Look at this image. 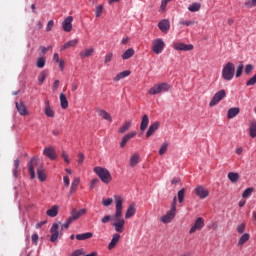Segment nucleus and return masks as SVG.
<instances>
[{
    "label": "nucleus",
    "instance_id": "f257e3e1",
    "mask_svg": "<svg viewBox=\"0 0 256 256\" xmlns=\"http://www.w3.org/2000/svg\"><path fill=\"white\" fill-rule=\"evenodd\" d=\"M114 201L116 204L115 208V219L112 226L117 233H123L125 231V220L123 219V198L121 196H114Z\"/></svg>",
    "mask_w": 256,
    "mask_h": 256
},
{
    "label": "nucleus",
    "instance_id": "f03ea898",
    "mask_svg": "<svg viewBox=\"0 0 256 256\" xmlns=\"http://www.w3.org/2000/svg\"><path fill=\"white\" fill-rule=\"evenodd\" d=\"M175 215H177V196L173 198L170 210L166 213V215L161 217L162 223H171L173 219H175Z\"/></svg>",
    "mask_w": 256,
    "mask_h": 256
},
{
    "label": "nucleus",
    "instance_id": "7ed1b4c3",
    "mask_svg": "<svg viewBox=\"0 0 256 256\" xmlns=\"http://www.w3.org/2000/svg\"><path fill=\"white\" fill-rule=\"evenodd\" d=\"M94 173H96V175L99 177V179H101L102 183L107 184L112 179L111 173L109 172V170H107V168L96 166V167H94Z\"/></svg>",
    "mask_w": 256,
    "mask_h": 256
},
{
    "label": "nucleus",
    "instance_id": "20e7f679",
    "mask_svg": "<svg viewBox=\"0 0 256 256\" xmlns=\"http://www.w3.org/2000/svg\"><path fill=\"white\" fill-rule=\"evenodd\" d=\"M235 77V64L228 62L222 69V78L225 81H231Z\"/></svg>",
    "mask_w": 256,
    "mask_h": 256
},
{
    "label": "nucleus",
    "instance_id": "39448f33",
    "mask_svg": "<svg viewBox=\"0 0 256 256\" xmlns=\"http://www.w3.org/2000/svg\"><path fill=\"white\" fill-rule=\"evenodd\" d=\"M171 89V85L167 82L154 85L149 90V95H159L161 93H167Z\"/></svg>",
    "mask_w": 256,
    "mask_h": 256
},
{
    "label": "nucleus",
    "instance_id": "423d86ee",
    "mask_svg": "<svg viewBox=\"0 0 256 256\" xmlns=\"http://www.w3.org/2000/svg\"><path fill=\"white\" fill-rule=\"evenodd\" d=\"M227 97V92L225 90L218 91L212 98V100L209 103L210 107H215V105H218L219 102L223 101Z\"/></svg>",
    "mask_w": 256,
    "mask_h": 256
},
{
    "label": "nucleus",
    "instance_id": "0eeeda50",
    "mask_svg": "<svg viewBox=\"0 0 256 256\" xmlns=\"http://www.w3.org/2000/svg\"><path fill=\"white\" fill-rule=\"evenodd\" d=\"M39 158H32L28 164L30 179H35V169H39Z\"/></svg>",
    "mask_w": 256,
    "mask_h": 256
},
{
    "label": "nucleus",
    "instance_id": "6e6552de",
    "mask_svg": "<svg viewBox=\"0 0 256 256\" xmlns=\"http://www.w3.org/2000/svg\"><path fill=\"white\" fill-rule=\"evenodd\" d=\"M163 49H165V42H163L161 38L156 39L153 42L152 51L156 53V55H159L163 53Z\"/></svg>",
    "mask_w": 256,
    "mask_h": 256
},
{
    "label": "nucleus",
    "instance_id": "1a4fd4ad",
    "mask_svg": "<svg viewBox=\"0 0 256 256\" xmlns=\"http://www.w3.org/2000/svg\"><path fill=\"white\" fill-rule=\"evenodd\" d=\"M61 225V222L58 223H54L50 229V233H52L51 237H50V241L51 243H55V241H57V239H59V229Z\"/></svg>",
    "mask_w": 256,
    "mask_h": 256
},
{
    "label": "nucleus",
    "instance_id": "9d476101",
    "mask_svg": "<svg viewBox=\"0 0 256 256\" xmlns=\"http://www.w3.org/2000/svg\"><path fill=\"white\" fill-rule=\"evenodd\" d=\"M173 49H175V51H193L194 46L193 44L177 42L173 44Z\"/></svg>",
    "mask_w": 256,
    "mask_h": 256
},
{
    "label": "nucleus",
    "instance_id": "9b49d317",
    "mask_svg": "<svg viewBox=\"0 0 256 256\" xmlns=\"http://www.w3.org/2000/svg\"><path fill=\"white\" fill-rule=\"evenodd\" d=\"M62 28H63V31H65L66 33H69L73 30V18H72V16H68L62 22Z\"/></svg>",
    "mask_w": 256,
    "mask_h": 256
},
{
    "label": "nucleus",
    "instance_id": "f8f14e48",
    "mask_svg": "<svg viewBox=\"0 0 256 256\" xmlns=\"http://www.w3.org/2000/svg\"><path fill=\"white\" fill-rule=\"evenodd\" d=\"M205 227V222L203 221V218L199 217L196 219L194 225L190 228L189 233L193 234L195 231L201 230Z\"/></svg>",
    "mask_w": 256,
    "mask_h": 256
},
{
    "label": "nucleus",
    "instance_id": "ddd939ff",
    "mask_svg": "<svg viewBox=\"0 0 256 256\" xmlns=\"http://www.w3.org/2000/svg\"><path fill=\"white\" fill-rule=\"evenodd\" d=\"M43 155H45V157H47L48 159H51L52 161H55V159H57V152L53 147L44 148Z\"/></svg>",
    "mask_w": 256,
    "mask_h": 256
},
{
    "label": "nucleus",
    "instance_id": "4468645a",
    "mask_svg": "<svg viewBox=\"0 0 256 256\" xmlns=\"http://www.w3.org/2000/svg\"><path fill=\"white\" fill-rule=\"evenodd\" d=\"M136 136H137V132L136 131H132V132L124 135L122 137L121 142H120L121 149H123L125 147V145H127V143H129V141H131V139H133Z\"/></svg>",
    "mask_w": 256,
    "mask_h": 256
},
{
    "label": "nucleus",
    "instance_id": "2eb2a0df",
    "mask_svg": "<svg viewBox=\"0 0 256 256\" xmlns=\"http://www.w3.org/2000/svg\"><path fill=\"white\" fill-rule=\"evenodd\" d=\"M195 194L200 199H207V197H209V190L205 189L203 186H197L195 188Z\"/></svg>",
    "mask_w": 256,
    "mask_h": 256
},
{
    "label": "nucleus",
    "instance_id": "dca6fc26",
    "mask_svg": "<svg viewBox=\"0 0 256 256\" xmlns=\"http://www.w3.org/2000/svg\"><path fill=\"white\" fill-rule=\"evenodd\" d=\"M85 213H87V209H85V208H82L80 210L72 209L70 218L73 221H77V219H79L80 217H83V215H85Z\"/></svg>",
    "mask_w": 256,
    "mask_h": 256
},
{
    "label": "nucleus",
    "instance_id": "f3484780",
    "mask_svg": "<svg viewBox=\"0 0 256 256\" xmlns=\"http://www.w3.org/2000/svg\"><path fill=\"white\" fill-rule=\"evenodd\" d=\"M158 27L162 33H167L171 29V22L168 19H164L158 23Z\"/></svg>",
    "mask_w": 256,
    "mask_h": 256
},
{
    "label": "nucleus",
    "instance_id": "a211bd4d",
    "mask_svg": "<svg viewBox=\"0 0 256 256\" xmlns=\"http://www.w3.org/2000/svg\"><path fill=\"white\" fill-rule=\"evenodd\" d=\"M15 105L19 115H22L23 117H25V115H29L27 107L25 106V104H23V102H16Z\"/></svg>",
    "mask_w": 256,
    "mask_h": 256
},
{
    "label": "nucleus",
    "instance_id": "6ab92c4d",
    "mask_svg": "<svg viewBox=\"0 0 256 256\" xmlns=\"http://www.w3.org/2000/svg\"><path fill=\"white\" fill-rule=\"evenodd\" d=\"M159 125H160L159 122H154V123H152V124L149 126V128H148V130H147V132H146V137L149 138V137H151L152 135H154L155 132L159 129Z\"/></svg>",
    "mask_w": 256,
    "mask_h": 256
},
{
    "label": "nucleus",
    "instance_id": "aec40b11",
    "mask_svg": "<svg viewBox=\"0 0 256 256\" xmlns=\"http://www.w3.org/2000/svg\"><path fill=\"white\" fill-rule=\"evenodd\" d=\"M119 239H121V235H119L117 233L113 235L112 240H111V242L108 245V249L110 251H111V249H115V247L119 243Z\"/></svg>",
    "mask_w": 256,
    "mask_h": 256
},
{
    "label": "nucleus",
    "instance_id": "412c9836",
    "mask_svg": "<svg viewBox=\"0 0 256 256\" xmlns=\"http://www.w3.org/2000/svg\"><path fill=\"white\" fill-rule=\"evenodd\" d=\"M137 209L135 208V204H131L125 213V219H131V217H133V215H135Z\"/></svg>",
    "mask_w": 256,
    "mask_h": 256
},
{
    "label": "nucleus",
    "instance_id": "4be33fe9",
    "mask_svg": "<svg viewBox=\"0 0 256 256\" xmlns=\"http://www.w3.org/2000/svg\"><path fill=\"white\" fill-rule=\"evenodd\" d=\"M80 181L81 180L79 179V177L74 178V180L72 181V184H71V187H70V194L71 195H73L74 193L77 192Z\"/></svg>",
    "mask_w": 256,
    "mask_h": 256
},
{
    "label": "nucleus",
    "instance_id": "5701e85b",
    "mask_svg": "<svg viewBox=\"0 0 256 256\" xmlns=\"http://www.w3.org/2000/svg\"><path fill=\"white\" fill-rule=\"evenodd\" d=\"M46 215H48V217H57V215H59V206H52L51 209L47 210Z\"/></svg>",
    "mask_w": 256,
    "mask_h": 256
},
{
    "label": "nucleus",
    "instance_id": "b1692460",
    "mask_svg": "<svg viewBox=\"0 0 256 256\" xmlns=\"http://www.w3.org/2000/svg\"><path fill=\"white\" fill-rule=\"evenodd\" d=\"M147 127H149V116L147 114H144L140 124V130L143 132L145 131V129H147Z\"/></svg>",
    "mask_w": 256,
    "mask_h": 256
},
{
    "label": "nucleus",
    "instance_id": "393cba45",
    "mask_svg": "<svg viewBox=\"0 0 256 256\" xmlns=\"http://www.w3.org/2000/svg\"><path fill=\"white\" fill-rule=\"evenodd\" d=\"M98 115L99 117H102V119H105V121H109L111 123V121H113V118L111 117V114H109V112L105 111V110H98Z\"/></svg>",
    "mask_w": 256,
    "mask_h": 256
},
{
    "label": "nucleus",
    "instance_id": "a878e982",
    "mask_svg": "<svg viewBox=\"0 0 256 256\" xmlns=\"http://www.w3.org/2000/svg\"><path fill=\"white\" fill-rule=\"evenodd\" d=\"M240 112L239 107L230 108L227 112L228 119H235L237 117V114Z\"/></svg>",
    "mask_w": 256,
    "mask_h": 256
},
{
    "label": "nucleus",
    "instance_id": "bb28decb",
    "mask_svg": "<svg viewBox=\"0 0 256 256\" xmlns=\"http://www.w3.org/2000/svg\"><path fill=\"white\" fill-rule=\"evenodd\" d=\"M91 237H93V233L91 232H86V233L76 235L77 241H85L87 239H91Z\"/></svg>",
    "mask_w": 256,
    "mask_h": 256
},
{
    "label": "nucleus",
    "instance_id": "cd10ccee",
    "mask_svg": "<svg viewBox=\"0 0 256 256\" xmlns=\"http://www.w3.org/2000/svg\"><path fill=\"white\" fill-rule=\"evenodd\" d=\"M248 131H249L250 137L252 139H255L256 137V121L255 120L250 123Z\"/></svg>",
    "mask_w": 256,
    "mask_h": 256
},
{
    "label": "nucleus",
    "instance_id": "c85d7f7f",
    "mask_svg": "<svg viewBox=\"0 0 256 256\" xmlns=\"http://www.w3.org/2000/svg\"><path fill=\"white\" fill-rule=\"evenodd\" d=\"M37 176H38L39 181L47 180V175H45V170H43L42 166L37 168Z\"/></svg>",
    "mask_w": 256,
    "mask_h": 256
},
{
    "label": "nucleus",
    "instance_id": "c756f323",
    "mask_svg": "<svg viewBox=\"0 0 256 256\" xmlns=\"http://www.w3.org/2000/svg\"><path fill=\"white\" fill-rule=\"evenodd\" d=\"M77 43H79L78 39L70 40L62 46L61 51H65V49H69V47H75Z\"/></svg>",
    "mask_w": 256,
    "mask_h": 256
},
{
    "label": "nucleus",
    "instance_id": "7c9ffc66",
    "mask_svg": "<svg viewBox=\"0 0 256 256\" xmlns=\"http://www.w3.org/2000/svg\"><path fill=\"white\" fill-rule=\"evenodd\" d=\"M133 55H135V49L129 48V49H127V50L122 54V59H124V60L131 59V57H133Z\"/></svg>",
    "mask_w": 256,
    "mask_h": 256
},
{
    "label": "nucleus",
    "instance_id": "2f4dec72",
    "mask_svg": "<svg viewBox=\"0 0 256 256\" xmlns=\"http://www.w3.org/2000/svg\"><path fill=\"white\" fill-rule=\"evenodd\" d=\"M129 75H131V71L125 70L117 74L116 77L114 78V81H121V79H125V77H129Z\"/></svg>",
    "mask_w": 256,
    "mask_h": 256
},
{
    "label": "nucleus",
    "instance_id": "473e14b6",
    "mask_svg": "<svg viewBox=\"0 0 256 256\" xmlns=\"http://www.w3.org/2000/svg\"><path fill=\"white\" fill-rule=\"evenodd\" d=\"M44 113L47 117H55V111H53V108H51L49 102H46Z\"/></svg>",
    "mask_w": 256,
    "mask_h": 256
},
{
    "label": "nucleus",
    "instance_id": "72a5a7b5",
    "mask_svg": "<svg viewBox=\"0 0 256 256\" xmlns=\"http://www.w3.org/2000/svg\"><path fill=\"white\" fill-rule=\"evenodd\" d=\"M228 179H229V181H231V183H237V181H239V179H240L239 173L229 172Z\"/></svg>",
    "mask_w": 256,
    "mask_h": 256
},
{
    "label": "nucleus",
    "instance_id": "f704fd0d",
    "mask_svg": "<svg viewBox=\"0 0 256 256\" xmlns=\"http://www.w3.org/2000/svg\"><path fill=\"white\" fill-rule=\"evenodd\" d=\"M93 53H95V49L94 48H88V49L80 52V57L82 59H85V57H91V55H93Z\"/></svg>",
    "mask_w": 256,
    "mask_h": 256
},
{
    "label": "nucleus",
    "instance_id": "c9c22d12",
    "mask_svg": "<svg viewBox=\"0 0 256 256\" xmlns=\"http://www.w3.org/2000/svg\"><path fill=\"white\" fill-rule=\"evenodd\" d=\"M60 105L63 109H67L69 107V101H67V96L65 94H60Z\"/></svg>",
    "mask_w": 256,
    "mask_h": 256
},
{
    "label": "nucleus",
    "instance_id": "e433bc0d",
    "mask_svg": "<svg viewBox=\"0 0 256 256\" xmlns=\"http://www.w3.org/2000/svg\"><path fill=\"white\" fill-rule=\"evenodd\" d=\"M131 129V121H126L122 127L119 128L118 133L123 134L127 133V130Z\"/></svg>",
    "mask_w": 256,
    "mask_h": 256
},
{
    "label": "nucleus",
    "instance_id": "4c0bfd02",
    "mask_svg": "<svg viewBox=\"0 0 256 256\" xmlns=\"http://www.w3.org/2000/svg\"><path fill=\"white\" fill-rule=\"evenodd\" d=\"M103 11H105V7L103 6V4L97 5L95 8V17H101V15H103Z\"/></svg>",
    "mask_w": 256,
    "mask_h": 256
},
{
    "label": "nucleus",
    "instance_id": "58836bf2",
    "mask_svg": "<svg viewBox=\"0 0 256 256\" xmlns=\"http://www.w3.org/2000/svg\"><path fill=\"white\" fill-rule=\"evenodd\" d=\"M201 9V3H193L188 7V10L191 11V13H197Z\"/></svg>",
    "mask_w": 256,
    "mask_h": 256
},
{
    "label": "nucleus",
    "instance_id": "ea45409f",
    "mask_svg": "<svg viewBox=\"0 0 256 256\" xmlns=\"http://www.w3.org/2000/svg\"><path fill=\"white\" fill-rule=\"evenodd\" d=\"M139 163V154H134L130 157V166L135 167Z\"/></svg>",
    "mask_w": 256,
    "mask_h": 256
},
{
    "label": "nucleus",
    "instance_id": "a19ab883",
    "mask_svg": "<svg viewBox=\"0 0 256 256\" xmlns=\"http://www.w3.org/2000/svg\"><path fill=\"white\" fill-rule=\"evenodd\" d=\"M249 239H250V235L248 233L243 234L238 241V245L240 246L245 245V243H247Z\"/></svg>",
    "mask_w": 256,
    "mask_h": 256
},
{
    "label": "nucleus",
    "instance_id": "79ce46f5",
    "mask_svg": "<svg viewBox=\"0 0 256 256\" xmlns=\"http://www.w3.org/2000/svg\"><path fill=\"white\" fill-rule=\"evenodd\" d=\"M45 57H39L36 61V66L38 67V69H43V67H45Z\"/></svg>",
    "mask_w": 256,
    "mask_h": 256
},
{
    "label": "nucleus",
    "instance_id": "37998d69",
    "mask_svg": "<svg viewBox=\"0 0 256 256\" xmlns=\"http://www.w3.org/2000/svg\"><path fill=\"white\" fill-rule=\"evenodd\" d=\"M177 198H178V203H183L185 199V188H182L180 191H178Z\"/></svg>",
    "mask_w": 256,
    "mask_h": 256
},
{
    "label": "nucleus",
    "instance_id": "c03bdc74",
    "mask_svg": "<svg viewBox=\"0 0 256 256\" xmlns=\"http://www.w3.org/2000/svg\"><path fill=\"white\" fill-rule=\"evenodd\" d=\"M179 24L182 25L183 27H191L195 25V20H181Z\"/></svg>",
    "mask_w": 256,
    "mask_h": 256
},
{
    "label": "nucleus",
    "instance_id": "a18cd8bd",
    "mask_svg": "<svg viewBox=\"0 0 256 256\" xmlns=\"http://www.w3.org/2000/svg\"><path fill=\"white\" fill-rule=\"evenodd\" d=\"M253 191H255V189L253 188H247L246 190H244V192L242 193L243 199H247V197H251V195L253 194Z\"/></svg>",
    "mask_w": 256,
    "mask_h": 256
},
{
    "label": "nucleus",
    "instance_id": "49530a36",
    "mask_svg": "<svg viewBox=\"0 0 256 256\" xmlns=\"http://www.w3.org/2000/svg\"><path fill=\"white\" fill-rule=\"evenodd\" d=\"M167 149H169V143H163L159 149V155H165L167 153Z\"/></svg>",
    "mask_w": 256,
    "mask_h": 256
},
{
    "label": "nucleus",
    "instance_id": "de8ad7c7",
    "mask_svg": "<svg viewBox=\"0 0 256 256\" xmlns=\"http://www.w3.org/2000/svg\"><path fill=\"white\" fill-rule=\"evenodd\" d=\"M45 79H47V73H45V71L41 72L39 77H38V81L40 83V85H43V83H45Z\"/></svg>",
    "mask_w": 256,
    "mask_h": 256
},
{
    "label": "nucleus",
    "instance_id": "09e8293b",
    "mask_svg": "<svg viewBox=\"0 0 256 256\" xmlns=\"http://www.w3.org/2000/svg\"><path fill=\"white\" fill-rule=\"evenodd\" d=\"M243 68H244L243 63H240L236 69V77L237 78H239V77H241V75H243Z\"/></svg>",
    "mask_w": 256,
    "mask_h": 256
},
{
    "label": "nucleus",
    "instance_id": "8fccbe9b",
    "mask_svg": "<svg viewBox=\"0 0 256 256\" xmlns=\"http://www.w3.org/2000/svg\"><path fill=\"white\" fill-rule=\"evenodd\" d=\"M109 221H115V214L112 216L106 215L102 218V223H109Z\"/></svg>",
    "mask_w": 256,
    "mask_h": 256
},
{
    "label": "nucleus",
    "instance_id": "3c124183",
    "mask_svg": "<svg viewBox=\"0 0 256 256\" xmlns=\"http://www.w3.org/2000/svg\"><path fill=\"white\" fill-rule=\"evenodd\" d=\"M71 223H73V220L69 217L67 221L61 226V231H63V229H67L68 227H70Z\"/></svg>",
    "mask_w": 256,
    "mask_h": 256
},
{
    "label": "nucleus",
    "instance_id": "603ef678",
    "mask_svg": "<svg viewBox=\"0 0 256 256\" xmlns=\"http://www.w3.org/2000/svg\"><path fill=\"white\" fill-rule=\"evenodd\" d=\"M255 84H256V74L246 82L247 87L253 86Z\"/></svg>",
    "mask_w": 256,
    "mask_h": 256
},
{
    "label": "nucleus",
    "instance_id": "864d4df0",
    "mask_svg": "<svg viewBox=\"0 0 256 256\" xmlns=\"http://www.w3.org/2000/svg\"><path fill=\"white\" fill-rule=\"evenodd\" d=\"M81 255H85V250L83 248L78 249L71 254V256H81Z\"/></svg>",
    "mask_w": 256,
    "mask_h": 256
},
{
    "label": "nucleus",
    "instance_id": "5fc2aeb1",
    "mask_svg": "<svg viewBox=\"0 0 256 256\" xmlns=\"http://www.w3.org/2000/svg\"><path fill=\"white\" fill-rule=\"evenodd\" d=\"M245 227V223H242L237 226V231L240 235H243V233H245Z\"/></svg>",
    "mask_w": 256,
    "mask_h": 256
},
{
    "label": "nucleus",
    "instance_id": "6e6d98bb",
    "mask_svg": "<svg viewBox=\"0 0 256 256\" xmlns=\"http://www.w3.org/2000/svg\"><path fill=\"white\" fill-rule=\"evenodd\" d=\"M19 164H20L19 159L14 161V167H15L13 170L14 177H17V169H19Z\"/></svg>",
    "mask_w": 256,
    "mask_h": 256
},
{
    "label": "nucleus",
    "instance_id": "4d7b16f0",
    "mask_svg": "<svg viewBox=\"0 0 256 256\" xmlns=\"http://www.w3.org/2000/svg\"><path fill=\"white\" fill-rule=\"evenodd\" d=\"M113 203V199L112 198H108V199H103L102 200V204L104 205V207H109V205H111Z\"/></svg>",
    "mask_w": 256,
    "mask_h": 256
},
{
    "label": "nucleus",
    "instance_id": "13d9d810",
    "mask_svg": "<svg viewBox=\"0 0 256 256\" xmlns=\"http://www.w3.org/2000/svg\"><path fill=\"white\" fill-rule=\"evenodd\" d=\"M112 59H113V53L107 54V55L105 56V59H104L105 65H107V63H111Z\"/></svg>",
    "mask_w": 256,
    "mask_h": 256
},
{
    "label": "nucleus",
    "instance_id": "bf43d9fd",
    "mask_svg": "<svg viewBox=\"0 0 256 256\" xmlns=\"http://www.w3.org/2000/svg\"><path fill=\"white\" fill-rule=\"evenodd\" d=\"M246 7H249L250 9L256 6V0H248L245 2Z\"/></svg>",
    "mask_w": 256,
    "mask_h": 256
},
{
    "label": "nucleus",
    "instance_id": "052dcab7",
    "mask_svg": "<svg viewBox=\"0 0 256 256\" xmlns=\"http://www.w3.org/2000/svg\"><path fill=\"white\" fill-rule=\"evenodd\" d=\"M83 161H85V155L83 153L78 154V164L83 165Z\"/></svg>",
    "mask_w": 256,
    "mask_h": 256
},
{
    "label": "nucleus",
    "instance_id": "680f3d73",
    "mask_svg": "<svg viewBox=\"0 0 256 256\" xmlns=\"http://www.w3.org/2000/svg\"><path fill=\"white\" fill-rule=\"evenodd\" d=\"M251 71H253V66L251 64L246 65V67L244 69V73H246V75H249V73H251Z\"/></svg>",
    "mask_w": 256,
    "mask_h": 256
},
{
    "label": "nucleus",
    "instance_id": "e2e57ef3",
    "mask_svg": "<svg viewBox=\"0 0 256 256\" xmlns=\"http://www.w3.org/2000/svg\"><path fill=\"white\" fill-rule=\"evenodd\" d=\"M62 159H64L65 163H70L69 161V155H67V152L63 151L62 152Z\"/></svg>",
    "mask_w": 256,
    "mask_h": 256
},
{
    "label": "nucleus",
    "instance_id": "0e129e2a",
    "mask_svg": "<svg viewBox=\"0 0 256 256\" xmlns=\"http://www.w3.org/2000/svg\"><path fill=\"white\" fill-rule=\"evenodd\" d=\"M98 183H99V179L94 178V179L91 181L90 189H95V185H97Z\"/></svg>",
    "mask_w": 256,
    "mask_h": 256
},
{
    "label": "nucleus",
    "instance_id": "69168bd1",
    "mask_svg": "<svg viewBox=\"0 0 256 256\" xmlns=\"http://www.w3.org/2000/svg\"><path fill=\"white\" fill-rule=\"evenodd\" d=\"M53 25H55V22H53V20H50L47 24L46 31H51V29H53Z\"/></svg>",
    "mask_w": 256,
    "mask_h": 256
},
{
    "label": "nucleus",
    "instance_id": "338daca9",
    "mask_svg": "<svg viewBox=\"0 0 256 256\" xmlns=\"http://www.w3.org/2000/svg\"><path fill=\"white\" fill-rule=\"evenodd\" d=\"M63 182H64L65 187H69V185H70L69 176H64Z\"/></svg>",
    "mask_w": 256,
    "mask_h": 256
},
{
    "label": "nucleus",
    "instance_id": "774afa93",
    "mask_svg": "<svg viewBox=\"0 0 256 256\" xmlns=\"http://www.w3.org/2000/svg\"><path fill=\"white\" fill-rule=\"evenodd\" d=\"M32 241L37 245V242L39 241V235L38 234H33L32 235Z\"/></svg>",
    "mask_w": 256,
    "mask_h": 256
}]
</instances>
